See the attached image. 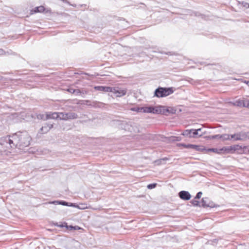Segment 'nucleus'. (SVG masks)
<instances>
[{
  "instance_id": "f257e3e1",
  "label": "nucleus",
  "mask_w": 249,
  "mask_h": 249,
  "mask_svg": "<svg viewBox=\"0 0 249 249\" xmlns=\"http://www.w3.org/2000/svg\"><path fill=\"white\" fill-rule=\"evenodd\" d=\"M15 147L21 149L28 146L30 144L31 138L26 131L18 132L13 134Z\"/></svg>"
},
{
  "instance_id": "f03ea898",
  "label": "nucleus",
  "mask_w": 249,
  "mask_h": 249,
  "mask_svg": "<svg viewBox=\"0 0 249 249\" xmlns=\"http://www.w3.org/2000/svg\"><path fill=\"white\" fill-rule=\"evenodd\" d=\"M246 146L243 147L239 145H233L229 146H225L223 148L219 149V154L220 153H237V154H242L245 151V149H246Z\"/></svg>"
},
{
  "instance_id": "7ed1b4c3",
  "label": "nucleus",
  "mask_w": 249,
  "mask_h": 249,
  "mask_svg": "<svg viewBox=\"0 0 249 249\" xmlns=\"http://www.w3.org/2000/svg\"><path fill=\"white\" fill-rule=\"evenodd\" d=\"M14 142L13 134L12 136H7L0 138V144L8 149L16 148Z\"/></svg>"
},
{
  "instance_id": "20e7f679",
  "label": "nucleus",
  "mask_w": 249,
  "mask_h": 249,
  "mask_svg": "<svg viewBox=\"0 0 249 249\" xmlns=\"http://www.w3.org/2000/svg\"><path fill=\"white\" fill-rule=\"evenodd\" d=\"M174 92L173 88H159L155 91V95L158 97L167 96Z\"/></svg>"
},
{
  "instance_id": "39448f33",
  "label": "nucleus",
  "mask_w": 249,
  "mask_h": 249,
  "mask_svg": "<svg viewBox=\"0 0 249 249\" xmlns=\"http://www.w3.org/2000/svg\"><path fill=\"white\" fill-rule=\"evenodd\" d=\"M202 130L201 128L197 129L186 130L182 133V135L189 138H197L202 135L203 133H200Z\"/></svg>"
},
{
  "instance_id": "423d86ee",
  "label": "nucleus",
  "mask_w": 249,
  "mask_h": 249,
  "mask_svg": "<svg viewBox=\"0 0 249 249\" xmlns=\"http://www.w3.org/2000/svg\"><path fill=\"white\" fill-rule=\"evenodd\" d=\"M59 119L61 120H69L75 119L78 118V115L74 112H59Z\"/></svg>"
},
{
  "instance_id": "0eeeda50",
  "label": "nucleus",
  "mask_w": 249,
  "mask_h": 249,
  "mask_svg": "<svg viewBox=\"0 0 249 249\" xmlns=\"http://www.w3.org/2000/svg\"><path fill=\"white\" fill-rule=\"evenodd\" d=\"M162 107H142V112L160 114L162 112Z\"/></svg>"
},
{
  "instance_id": "6e6552de",
  "label": "nucleus",
  "mask_w": 249,
  "mask_h": 249,
  "mask_svg": "<svg viewBox=\"0 0 249 249\" xmlns=\"http://www.w3.org/2000/svg\"><path fill=\"white\" fill-rule=\"evenodd\" d=\"M111 92L114 93L117 97H121L126 94V91L119 87H112Z\"/></svg>"
},
{
  "instance_id": "1a4fd4ad",
  "label": "nucleus",
  "mask_w": 249,
  "mask_h": 249,
  "mask_svg": "<svg viewBox=\"0 0 249 249\" xmlns=\"http://www.w3.org/2000/svg\"><path fill=\"white\" fill-rule=\"evenodd\" d=\"M41 119L44 120H47L48 119H55L59 118V112H49L47 113L45 116L44 115H40Z\"/></svg>"
},
{
  "instance_id": "9d476101",
  "label": "nucleus",
  "mask_w": 249,
  "mask_h": 249,
  "mask_svg": "<svg viewBox=\"0 0 249 249\" xmlns=\"http://www.w3.org/2000/svg\"><path fill=\"white\" fill-rule=\"evenodd\" d=\"M247 137V135L245 132H240L231 135V138H233L234 141L244 140Z\"/></svg>"
},
{
  "instance_id": "9b49d317",
  "label": "nucleus",
  "mask_w": 249,
  "mask_h": 249,
  "mask_svg": "<svg viewBox=\"0 0 249 249\" xmlns=\"http://www.w3.org/2000/svg\"><path fill=\"white\" fill-rule=\"evenodd\" d=\"M178 195L180 198L183 200H188L191 197V196L190 193L188 192L185 191H180Z\"/></svg>"
},
{
  "instance_id": "f8f14e48",
  "label": "nucleus",
  "mask_w": 249,
  "mask_h": 249,
  "mask_svg": "<svg viewBox=\"0 0 249 249\" xmlns=\"http://www.w3.org/2000/svg\"><path fill=\"white\" fill-rule=\"evenodd\" d=\"M53 127V125L52 124H46L40 128V131L42 133L45 134L47 133Z\"/></svg>"
},
{
  "instance_id": "ddd939ff",
  "label": "nucleus",
  "mask_w": 249,
  "mask_h": 249,
  "mask_svg": "<svg viewBox=\"0 0 249 249\" xmlns=\"http://www.w3.org/2000/svg\"><path fill=\"white\" fill-rule=\"evenodd\" d=\"M95 89L98 90L105 91V92H110L111 91L112 87H104V86H98L95 87Z\"/></svg>"
},
{
  "instance_id": "4468645a",
  "label": "nucleus",
  "mask_w": 249,
  "mask_h": 249,
  "mask_svg": "<svg viewBox=\"0 0 249 249\" xmlns=\"http://www.w3.org/2000/svg\"><path fill=\"white\" fill-rule=\"evenodd\" d=\"M247 99H245L244 100H237L236 101L235 103L234 104V105L238 106V107H244V105L247 104Z\"/></svg>"
},
{
  "instance_id": "2eb2a0df",
  "label": "nucleus",
  "mask_w": 249,
  "mask_h": 249,
  "mask_svg": "<svg viewBox=\"0 0 249 249\" xmlns=\"http://www.w3.org/2000/svg\"><path fill=\"white\" fill-rule=\"evenodd\" d=\"M208 198H203L201 200V202H200L199 206H202L203 207L209 206V204L207 203Z\"/></svg>"
},
{
  "instance_id": "dca6fc26",
  "label": "nucleus",
  "mask_w": 249,
  "mask_h": 249,
  "mask_svg": "<svg viewBox=\"0 0 249 249\" xmlns=\"http://www.w3.org/2000/svg\"><path fill=\"white\" fill-rule=\"evenodd\" d=\"M219 139H222L223 140H233V138H231V135L228 134L219 135Z\"/></svg>"
},
{
  "instance_id": "f3484780",
  "label": "nucleus",
  "mask_w": 249,
  "mask_h": 249,
  "mask_svg": "<svg viewBox=\"0 0 249 249\" xmlns=\"http://www.w3.org/2000/svg\"><path fill=\"white\" fill-rule=\"evenodd\" d=\"M51 203L55 204V205L60 204V205H62L64 206H68L69 205V203H68L66 201H54L51 202Z\"/></svg>"
},
{
  "instance_id": "a211bd4d",
  "label": "nucleus",
  "mask_w": 249,
  "mask_h": 249,
  "mask_svg": "<svg viewBox=\"0 0 249 249\" xmlns=\"http://www.w3.org/2000/svg\"><path fill=\"white\" fill-rule=\"evenodd\" d=\"M185 148H193L196 149L197 150H199V146L193 144H187V145H185Z\"/></svg>"
},
{
  "instance_id": "6ab92c4d",
  "label": "nucleus",
  "mask_w": 249,
  "mask_h": 249,
  "mask_svg": "<svg viewBox=\"0 0 249 249\" xmlns=\"http://www.w3.org/2000/svg\"><path fill=\"white\" fill-rule=\"evenodd\" d=\"M131 110L137 112H142V107H135L131 108Z\"/></svg>"
},
{
  "instance_id": "aec40b11",
  "label": "nucleus",
  "mask_w": 249,
  "mask_h": 249,
  "mask_svg": "<svg viewBox=\"0 0 249 249\" xmlns=\"http://www.w3.org/2000/svg\"><path fill=\"white\" fill-rule=\"evenodd\" d=\"M67 228L70 230H80L81 229V228L80 227H79V226H67Z\"/></svg>"
},
{
  "instance_id": "412c9836",
  "label": "nucleus",
  "mask_w": 249,
  "mask_h": 249,
  "mask_svg": "<svg viewBox=\"0 0 249 249\" xmlns=\"http://www.w3.org/2000/svg\"><path fill=\"white\" fill-rule=\"evenodd\" d=\"M36 9H37V12H42L45 10V8L43 6L36 7Z\"/></svg>"
},
{
  "instance_id": "4be33fe9",
  "label": "nucleus",
  "mask_w": 249,
  "mask_h": 249,
  "mask_svg": "<svg viewBox=\"0 0 249 249\" xmlns=\"http://www.w3.org/2000/svg\"><path fill=\"white\" fill-rule=\"evenodd\" d=\"M191 203L194 206H199L200 202L196 199L192 200Z\"/></svg>"
},
{
  "instance_id": "5701e85b",
  "label": "nucleus",
  "mask_w": 249,
  "mask_h": 249,
  "mask_svg": "<svg viewBox=\"0 0 249 249\" xmlns=\"http://www.w3.org/2000/svg\"><path fill=\"white\" fill-rule=\"evenodd\" d=\"M157 185L156 183L149 184L147 185V187L149 189H152L156 187Z\"/></svg>"
},
{
  "instance_id": "b1692460",
  "label": "nucleus",
  "mask_w": 249,
  "mask_h": 249,
  "mask_svg": "<svg viewBox=\"0 0 249 249\" xmlns=\"http://www.w3.org/2000/svg\"><path fill=\"white\" fill-rule=\"evenodd\" d=\"M76 208H77L79 209L84 210L85 209H87L89 207H88L87 206H85V204H81V206L76 205Z\"/></svg>"
},
{
  "instance_id": "393cba45",
  "label": "nucleus",
  "mask_w": 249,
  "mask_h": 249,
  "mask_svg": "<svg viewBox=\"0 0 249 249\" xmlns=\"http://www.w3.org/2000/svg\"><path fill=\"white\" fill-rule=\"evenodd\" d=\"M68 91L69 92L72 93H79V90H75V89H68Z\"/></svg>"
},
{
  "instance_id": "a878e982",
  "label": "nucleus",
  "mask_w": 249,
  "mask_h": 249,
  "mask_svg": "<svg viewBox=\"0 0 249 249\" xmlns=\"http://www.w3.org/2000/svg\"><path fill=\"white\" fill-rule=\"evenodd\" d=\"M202 195V192H198L197 194V195H196V196L195 197V199H199V198H200L201 197Z\"/></svg>"
},
{
  "instance_id": "bb28decb",
  "label": "nucleus",
  "mask_w": 249,
  "mask_h": 249,
  "mask_svg": "<svg viewBox=\"0 0 249 249\" xmlns=\"http://www.w3.org/2000/svg\"><path fill=\"white\" fill-rule=\"evenodd\" d=\"M242 4L245 7L249 8V3L248 2L243 1Z\"/></svg>"
},
{
  "instance_id": "cd10ccee",
  "label": "nucleus",
  "mask_w": 249,
  "mask_h": 249,
  "mask_svg": "<svg viewBox=\"0 0 249 249\" xmlns=\"http://www.w3.org/2000/svg\"><path fill=\"white\" fill-rule=\"evenodd\" d=\"M208 151H213L215 153H218V150L216 148H210L207 150Z\"/></svg>"
},
{
  "instance_id": "c85d7f7f",
  "label": "nucleus",
  "mask_w": 249,
  "mask_h": 249,
  "mask_svg": "<svg viewBox=\"0 0 249 249\" xmlns=\"http://www.w3.org/2000/svg\"><path fill=\"white\" fill-rule=\"evenodd\" d=\"M244 107H247L249 108V100L247 99V104L245 105V104L244 105Z\"/></svg>"
},
{
  "instance_id": "c756f323",
  "label": "nucleus",
  "mask_w": 249,
  "mask_h": 249,
  "mask_svg": "<svg viewBox=\"0 0 249 249\" xmlns=\"http://www.w3.org/2000/svg\"><path fill=\"white\" fill-rule=\"evenodd\" d=\"M76 205L74 203H69L68 206L73 207L76 208Z\"/></svg>"
},
{
  "instance_id": "7c9ffc66",
  "label": "nucleus",
  "mask_w": 249,
  "mask_h": 249,
  "mask_svg": "<svg viewBox=\"0 0 249 249\" xmlns=\"http://www.w3.org/2000/svg\"><path fill=\"white\" fill-rule=\"evenodd\" d=\"M31 14H33L34 13H37V12H37V9H36V8H35L34 9V10H32L31 11Z\"/></svg>"
},
{
  "instance_id": "2f4dec72",
  "label": "nucleus",
  "mask_w": 249,
  "mask_h": 249,
  "mask_svg": "<svg viewBox=\"0 0 249 249\" xmlns=\"http://www.w3.org/2000/svg\"><path fill=\"white\" fill-rule=\"evenodd\" d=\"M4 54V51L2 49H0V55Z\"/></svg>"
},
{
  "instance_id": "473e14b6",
  "label": "nucleus",
  "mask_w": 249,
  "mask_h": 249,
  "mask_svg": "<svg viewBox=\"0 0 249 249\" xmlns=\"http://www.w3.org/2000/svg\"><path fill=\"white\" fill-rule=\"evenodd\" d=\"M181 145H182L183 146H184V147H185V145H187V144H182Z\"/></svg>"
},
{
  "instance_id": "72a5a7b5",
  "label": "nucleus",
  "mask_w": 249,
  "mask_h": 249,
  "mask_svg": "<svg viewBox=\"0 0 249 249\" xmlns=\"http://www.w3.org/2000/svg\"><path fill=\"white\" fill-rule=\"evenodd\" d=\"M246 83L249 86V81H247Z\"/></svg>"
}]
</instances>
